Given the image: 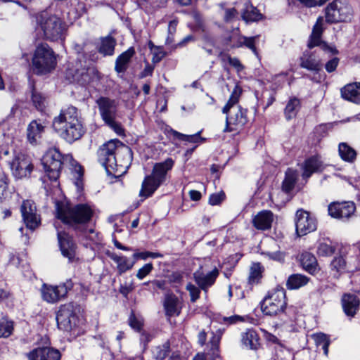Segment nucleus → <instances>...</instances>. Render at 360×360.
Segmentation results:
<instances>
[{
  "instance_id": "1",
  "label": "nucleus",
  "mask_w": 360,
  "mask_h": 360,
  "mask_svg": "<svg viewBox=\"0 0 360 360\" xmlns=\"http://www.w3.org/2000/svg\"><path fill=\"white\" fill-rule=\"evenodd\" d=\"M98 159L108 172H122L130 165L131 150L119 140H110L100 147Z\"/></svg>"
},
{
  "instance_id": "2",
  "label": "nucleus",
  "mask_w": 360,
  "mask_h": 360,
  "mask_svg": "<svg viewBox=\"0 0 360 360\" xmlns=\"http://www.w3.org/2000/svg\"><path fill=\"white\" fill-rule=\"evenodd\" d=\"M41 162L46 175L51 181H53L58 180L62 165L70 163L76 179L75 184L78 188L82 187L81 179L83 176V169L71 155L63 156L57 148H50L44 155Z\"/></svg>"
},
{
  "instance_id": "3",
  "label": "nucleus",
  "mask_w": 360,
  "mask_h": 360,
  "mask_svg": "<svg viewBox=\"0 0 360 360\" xmlns=\"http://www.w3.org/2000/svg\"><path fill=\"white\" fill-rule=\"evenodd\" d=\"M53 127L61 138L69 143L79 139L84 133L78 110L73 106L62 110L54 117Z\"/></svg>"
},
{
  "instance_id": "4",
  "label": "nucleus",
  "mask_w": 360,
  "mask_h": 360,
  "mask_svg": "<svg viewBox=\"0 0 360 360\" xmlns=\"http://www.w3.org/2000/svg\"><path fill=\"white\" fill-rule=\"evenodd\" d=\"M92 208L86 204L72 206L66 202L58 201L56 203V216L64 224L74 229L86 224L93 216Z\"/></svg>"
},
{
  "instance_id": "5",
  "label": "nucleus",
  "mask_w": 360,
  "mask_h": 360,
  "mask_svg": "<svg viewBox=\"0 0 360 360\" xmlns=\"http://www.w3.org/2000/svg\"><path fill=\"white\" fill-rule=\"evenodd\" d=\"M241 93L242 88L236 84L228 102L222 108V112L226 115L224 132H238L248 122V110L238 105Z\"/></svg>"
},
{
  "instance_id": "6",
  "label": "nucleus",
  "mask_w": 360,
  "mask_h": 360,
  "mask_svg": "<svg viewBox=\"0 0 360 360\" xmlns=\"http://www.w3.org/2000/svg\"><path fill=\"white\" fill-rule=\"evenodd\" d=\"M174 160L167 158L164 162L155 163L150 174L147 175L141 184L139 196L144 198L150 197L167 180L168 172L174 166Z\"/></svg>"
},
{
  "instance_id": "7",
  "label": "nucleus",
  "mask_w": 360,
  "mask_h": 360,
  "mask_svg": "<svg viewBox=\"0 0 360 360\" xmlns=\"http://www.w3.org/2000/svg\"><path fill=\"white\" fill-rule=\"evenodd\" d=\"M33 71L37 75H46L56 67V56L46 44L37 46L32 60Z\"/></svg>"
},
{
  "instance_id": "8",
  "label": "nucleus",
  "mask_w": 360,
  "mask_h": 360,
  "mask_svg": "<svg viewBox=\"0 0 360 360\" xmlns=\"http://www.w3.org/2000/svg\"><path fill=\"white\" fill-rule=\"evenodd\" d=\"M37 23L45 39L51 41L63 39L65 25L58 16L43 12L37 16Z\"/></svg>"
},
{
  "instance_id": "9",
  "label": "nucleus",
  "mask_w": 360,
  "mask_h": 360,
  "mask_svg": "<svg viewBox=\"0 0 360 360\" xmlns=\"http://www.w3.org/2000/svg\"><path fill=\"white\" fill-rule=\"evenodd\" d=\"M96 103L104 122L118 135L124 134L121 124L116 122L118 101L108 97L101 96Z\"/></svg>"
},
{
  "instance_id": "10",
  "label": "nucleus",
  "mask_w": 360,
  "mask_h": 360,
  "mask_svg": "<svg viewBox=\"0 0 360 360\" xmlns=\"http://www.w3.org/2000/svg\"><path fill=\"white\" fill-rule=\"evenodd\" d=\"M286 305L285 291L283 288H276L269 292L260 302L262 313L270 316L283 312Z\"/></svg>"
},
{
  "instance_id": "11",
  "label": "nucleus",
  "mask_w": 360,
  "mask_h": 360,
  "mask_svg": "<svg viewBox=\"0 0 360 360\" xmlns=\"http://www.w3.org/2000/svg\"><path fill=\"white\" fill-rule=\"evenodd\" d=\"M72 287L73 283L71 280H67L58 285L44 283L41 288V297L48 303H56L64 298Z\"/></svg>"
},
{
  "instance_id": "12",
  "label": "nucleus",
  "mask_w": 360,
  "mask_h": 360,
  "mask_svg": "<svg viewBox=\"0 0 360 360\" xmlns=\"http://www.w3.org/2000/svg\"><path fill=\"white\" fill-rule=\"evenodd\" d=\"M77 311V306L71 302L60 306L56 315L58 327L65 330L76 327L79 321Z\"/></svg>"
},
{
  "instance_id": "13",
  "label": "nucleus",
  "mask_w": 360,
  "mask_h": 360,
  "mask_svg": "<svg viewBox=\"0 0 360 360\" xmlns=\"http://www.w3.org/2000/svg\"><path fill=\"white\" fill-rule=\"evenodd\" d=\"M20 212L22 220L28 229L34 231L40 226L41 216L32 200H23L20 206Z\"/></svg>"
},
{
  "instance_id": "14",
  "label": "nucleus",
  "mask_w": 360,
  "mask_h": 360,
  "mask_svg": "<svg viewBox=\"0 0 360 360\" xmlns=\"http://www.w3.org/2000/svg\"><path fill=\"white\" fill-rule=\"evenodd\" d=\"M352 8L340 1H334L326 9V18L329 22L346 21L350 18Z\"/></svg>"
},
{
  "instance_id": "15",
  "label": "nucleus",
  "mask_w": 360,
  "mask_h": 360,
  "mask_svg": "<svg viewBox=\"0 0 360 360\" xmlns=\"http://www.w3.org/2000/svg\"><path fill=\"white\" fill-rule=\"evenodd\" d=\"M295 227L297 233L301 236L316 229V221L308 212L298 210L295 214Z\"/></svg>"
},
{
  "instance_id": "16",
  "label": "nucleus",
  "mask_w": 360,
  "mask_h": 360,
  "mask_svg": "<svg viewBox=\"0 0 360 360\" xmlns=\"http://www.w3.org/2000/svg\"><path fill=\"white\" fill-rule=\"evenodd\" d=\"M356 206L353 202H333L328 207V214L335 219L346 220L355 212Z\"/></svg>"
},
{
  "instance_id": "17",
  "label": "nucleus",
  "mask_w": 360,
  "mask_h": 360,
  "mask_svg": "<svg viewBox=\"0 0 360 360\" xmlns=\"http://www.w3.org/2000/svg\"><path fill=\"white\" fill-rule=\"evenodd\" d=\"M10 167L13 174L18 179H22L30 176L33 166L30 158L22 153L16 155L11 162Z\"/></svg>"
},
{
  "instance_id": "18",
  "label": "nucleus",
  "mask_w": 360,
  "mask_h": 360,
  "mask_svg": "<svg viewBox=\"0 0 360 360\" xmlns=\"http://www.w3.org/2000/svg\"><path fill=\"white\" fill-rule=\"evenodd\" d=\"M323 18L319 17L317 19L316 22L313 27L312 32L308 43V46L310 49H311L316 46H321V48L323 49V51L330 52L333 54H336L338 53V51L335 48L330 47L327 44L322 43L321 40V34L323 30Z\"/></svg>"
},
{
  "instance_id": "19",
  "label": "nucleus",
  "mask_w": 360,
  "mask_h": 360,
  "mask_svg": "<svg viewBox=\"0 0 360 360\" xmlns=\"http://www.w3.org/2000/svg\"><path fill=\"white\" fill-rule=\"evenodd\" d=\"M218 275L219 271L217 269L207 274L199 269L193 274V278L199 288L207 292V289L214 283Z\"/></svg>"
},
{
  "instance_id": "20",
  "label": "nucleus",
  "mask_w": 360,
  "mask_h": 360,
  "mask_svg": "<svg viewBox=\"0 0 360 360\" xmlns=\"http://www.w3.org/2000/svg\"><path fill=\"white\" fill-rule=\"evenodd\" d=\"M58 239L62 255L72 260L75 256L76 245L72 238L65 232L58 231Z\"/></svg>"
},
{
  "instance_id": "21",
  "label": "nucleus",
  "mask_w": 360,
  "mask_h": 360,
  "mask_svg": "<svg viewBox=\"0 0 360 360\" xmlns=\"http://www.w3.org/2000/svg\"><path fill=\"white\" fill-rule=\"evenodd\" d=\"M29 360H60V353L52 347H39L28 354Z\"/></svg>"
},
{
  "instance_id": "22",
  "label": "nucleus",
  "mask_w": 360,
  "mask_h": 360,
  "mask_svg": "<svg viewBox=\"0 0 360 360\" xmlns=\"http://www.w3.org/2000/svg\"><path fill=\"white\" fill-rule=\"evenodd\" d=\"M302 177L304 179L309 178L312 174L322 172L324 168V164L319 156H312L307 159L302 165Z\"/></svg>"
},
{
  "instance_id": "23",
  "label": "nucleus",
  "mask_w": 360,
  "mask_h": 360,
  "mask_svg": "<svg viewBox=\"0 0 360 360\" xmlns=\"http://www.w3.org/2000/svg\"><path fill=\"white\" fill-rule=\"evenodd\" d=\"M340 92L344 99L360 104V82L348 84L341 89Z\"/></svg>"
},
{
  "instance_id": "24",
  "label": "nucleus",
  "mask_w": 360,
  "mask_h": 360,
  "mask_svg": "<svg viewBox=\"0 0 360 360\" xmlns=\"http://www.w3.org/2000/svg\"><path fill=\"white\" fill-rule=\"evenodd\" d=\"M273 220V213L269 210H263L254 217L252 222L257 229L267 230L271 228Z\"/></svg>"
},
{
  "instance_id": "25",
  "label": "nucleus",
  "mask_w": 360,
  "mask_h": 360,
  "mask_svg": "<svg viewBox=\"0 0 360 360\" xmlns=\"http://www.w3.org/2000/svg\"><path fill=\"white\" fill-rule=\"evenodd\" d=\"M164 308L167 316H177L180 314L181 304L174 295H167L164 301Z\"/></svg>"
},
{
  "instance_id": "26",
  "label": "nucleus",
  "mask_w": 360,
  "mask_h": 360,
  "mask_svg": "<svg viewBox=\"0 0 360 360\" xmlns=\"http://www.w3.org/2000/svg\"><path fill=\"white\" fill-rule=\"evenodd\" d=\"M342 304L345 314L354 316L359 309V300L355 295L345 294L342 297Z\"/></svg>"
},
{
  "instance_id": "27",
  "label": "nucleus",
  "mask_w": 360,
  "mask_h": 360,
  "mask_svg": "<svg viewBox=\"0 0 360 360\" xmlns=\"http://www.w3.org/2000/svg\"><path fill=\"white\" fill-rule=\"evenodd\" d=\"M44 126L37 120L32 121L27 129V136L29 142L32 144H36L41 139L44 132Z\"/></svg>"
},
{
  "instance_id": "28",
  "label": "nucleus",
  "mask_w": 360,
  "mask_h": 360,
  "mask_svg": "<svg viewBox=\"0 0 360 360\" xmlns=\"http://www.w3.org/2000/svg\"><path fill=\"white\" fill-rule=\"evenodd\" d=\"M242 345L247 349H257L259 343V337L257 332L252 329H248L241 335Z\"/></svg>"
},
{
  "instance_id": "29",
  "label": "nucleus",
  "mask_w": 360,
  "mask_h": 360,
  "mask_svg": "<svg viewBox=\"0 0 360 360\" xmlns=\"http://www.w3.org/2000/svg\"><path fill=\"white\" fill-rule=\"evenodd\" d=\"M301 264L303 269L311 274H315L318 271V263L314 255L309 252H304L301 255Z\"/></svg>"
},
{
  "instance_id": "30",
  "label": "nucleus",
  "mask_w": 360,
  "mask_h": 360,
  "mask_svg": "<svg viewBox=\"0 0 360 360\" xmlns=\"http://www.w3.org/2000/svg\"><path fill=\"white\" fill-rule=\"evenodd\" d=\"M134 53V48L131 47L120 54L115 61V70L117 72H124L127 70V65Z\"/></svg>"
},
{
  "instance_id": "31",
  "label": "nucleus",
  "mask_w": 360,
  "mask_h": 360,
  "mask_svg": "<svg viewBox=\"0 0 360 360\" xmlns=\"http://www.w3.org/2000/svg\"><path fill=\"white\" fill-rule=\"evenodd\" d=\"M338 153L343 161L349 163H353L356 159V150L345 142L339 143Z\"/></svg>"
},
{
  "instance_id": "32",
  "label": "nucleus",
  "mask_w": 360,
  "mask_h": 360,
  "mask_svg": "<svg viewBox=\"0 0 360 360\" xmlns=\"http://www.w3.org/2000/svg\"><path fill=\"white\" fill-rule=\"evenodd\" d=\"M110 257L117 264V270L120 274L131 269L135 262L131 261L124 256H120L115 253L110 255Z\"/></svg>"
},
{
  "instance_id": "33",
  "label": "nucleus",
  "mask_w": 360,
  "mask_h": 360,
  "mask_svg": "<svg viewBox=\"0 0 360 360\" xmlns=\"http://www.w3.org/2000/svg\"><path fill=\"white\" fill-rule=\"evenodd\" d=\"M116 41L110 36L102 38L98 46V52L103 56H112L114 53Z\"/></svg>"
},
{
  "instance_id": "34",
  "label": "nucleus",
  "mask_w": 360,
  "mask_h": 360,
  "mask_svg": "<svg viewBox=\"0 0 360 360\" xmlns=\"http://www.w3.org/2000/svg\"><path fill=\"white\" fill-rule=\"evenodd\" d=\"M309 282V278L307 276L295 274L290 275L286 282V287L289 290H297L304 286Z\"/></svg>"
},
{
  "instance_id": "35",
  "label": "nucleus",
  "mask_w": 360,
  "mask_h": 360,
  "mask_svg": "<svg viewBox=\"0 0 360 360\" xmlns=\"http://www.w3.org/2000/svg\"><path fill=\"white\" fill-rule=\"evenodd\" d=\"M298 177V173L292 169H288L283 181L282 189L285 193H290L295 187Z\"/></svg>"
},
{
  "instance_id": "36",
  "label": "nucleus",
  "mask_w": 360,
  "mask_h": 360,
  "mask_svg": "<svg viewBox=\"0 0 360 360\" xmlns=\"http://www.w3.org/2000/svg\"><path fill=\"white\" fill-rule=\"evenodd\" d=\"M300 65L303 68L313 71H318L321 68V63L320 60L316 58V57L313 55H304L301 58Z\"/></svg>"
},
{
  "instance_id": "37",
  "label": "nucleus",
  "mask_w": 360,
  "mask_h": 360,
  "mask_svg": "<svg viewBox=\"0 0 360 360\" xmlns=\"http://www.w3.org/2000/svg\"><path fill=\"white\" fill-rule=\"evenodd\" d=\"M300 102L297 98H292L288 102L285 108V116L287 120L295 117L300 109Z\"/></svg>"
},
{
  "instance_id": "38",
  "label": "nucleus",
  "mask_w": 360,
  "mask_h": 360,
  "mask_svg": "<svg viewBox=\"0 0 360 360\" xmlns=\"http://www.w3.org/2000/svg\"><path fill=\"white\" fill-rule=\"evenodd\" d=\"M312 338L315 342L316 346H321L323 350V354L327 356L328 354V347L330 344L329 337L322 333L312 335Z\"/></svg>"
},
{
  "instance_id": "39",
  "label": "nucleus",
  "mask_w": 360,
  "mask_h": 360,
  "mask_svg": "<svg viewBox=\"0 0 360 360\" xmlns=\"http://www.w3.org/2000/svg\"><path fill=\"white\" fill-rule=\"evenodd\" d=\"M169 343L166 342L163 345L156 346L152 349L153 357L156 360H163L169 354Z\"/></svg>"
},
{
  "instance_id": "40",
  "label": "nucleus",
  "mask_w": 360,
  "mask_h": 360,
  "mask_svg": "<svg viewBox=\"0 0 360 360\" xmlns=\"http://www.w3.org/2000/svg\"><path fill=\"white\" fill-rule=\"evenodd\" d=\"M262 266L259 264H254L251 268L249 275V283L251 284L258 283L262 278Z\"/></svg>"
},
{
  "instance_id": "41",
  "label": "nucleus",
  "mask_w": 360,
  "mask_h": 360,
  "mask_svg": "<svg viewBox=\"0 0 360 360\" xmlns=\"http://www.w3.org/2000/svg\"><path fill=\"white\" fill-rule=\"evenodd\" d=\"M13 330V323L6 319L0 320V338H8Z\"/></svg>"
},
{
  "instance_id": "42",
  "label": "nucleus",
  "mask_w": 360,
  "mask_h": 360,
  "mask_svg": "<svg viewBox=\"0 0 360 360\" xmlns=\"http://www.w3.org/2000/svg\"><path fill=\"white\" fill-rule=\"evenodd\" d=\"M242 17L247 22L257 21L262 18V14L256 8L251 6L243 12Z\"/></svg>"
},
{
  "instance_id": "43",
  "label": "nucleus",
  "mask_w": 360,
  "mask_h": 360,
  "mask_svg": "<svg viewBox=\"0 0 360 360\" xmlns=\"http://www.w3.org/2000/svg\"><path fill=\"white\" fill-rule=\"evenodd\" d=\"M334 248L326 242L320 243L317 248V254L319 256L328 257L333 255L334 252Z\"/></svg>"
},
{
  "instance_id": "44",
  "label": "nucleus",
  "mask_w": 360,
  "mask_h": 360,
  "mask_svg": "<svg viewBox=\"0 0 360 360\" xmlns=\"http://www.w3.org/2000/svg\"><path fill=\"white\" fill-rule=\"evenodd\" d=\"M173 134L179 139L191 143H197L202 139L201 137L200 136V132L193 135H186L178 131H174Z\"/></svg>"
},
{
  "instance_id": "45",
  "label": "nucleus",
  "mask_w": 360,
  "mask_h": 360,
  "mask_svg": "<svg viewBox=\"0 0 360 360\" xmlns=\"http://www.w3.org/2000/svg\"><path fill=\"white\" fill-rule=\"evenodd\" d=\"M256 38H257L256 37H241L238 39V46H241L244 45L246 47L251 49L253 52H255L256 49L255 46V41Z\"/></svg>"
},
{
  "instance_id": "46",
  "label": "nucleus",
  "mask_w": 360,
  "mask_h": 360,
  "mask_svg": "<svg viewBox=\"0 0 360 360\" xmlns=\"http://www.w3.org/2000/svg\"><path fill=\"white\" fill-rule=\"evenodd\" d=\"M186 288L189 292L191 302H195L200 297V289L191 283H188Z\"/></svg>"
},
{
  "instance_id": "47",
  "label": "nucleus",
  "mask_w": 360,
  "mask_h": 360,
  "mask_svg": "<svg viewBox=\"0 0 360 360\" xmlns=\"http://www.w3.org/2000/svg\"><path fill=\"white\" fill-rule=\"evenodd\" d=\"M153 266L151 263L146 264L143 267L139 269L136 274V277L139 280L143 279L147 275H148L153 270Z\"/></svg>"
},
{
  "instance_id": "48",
  "label": "nucleus",
  "mask_w": 360,
  "mask_h": 360,
  "mask_svg": "<svg viewBox=\"0 0 360 360\" xmlns=\"http://www.w3.org/2000/svg\"><path fill=\"white\" fill-rule=\"evenodd\" d=\"M224 198L225 194L222 191L213 193L209 198V203L212 205H219L224 200Z\"/></svg>"
},
{
  "instance_id": "49",
  "label": "nucleus",
  "mask_w": 360,
  "mask_h": 360,
  "mask_svg": "<svg viewBox=\"0 0 360 360\" xmlns=\"http://www.w3.org/2000/svg\"><path fill=\"white\" fill-rule=\"evenodd\" d=\"M229 63L236 69L238 73H240L244 70V65L237 58H232L230 56H227Z\"/></svg>"
},
{
  "instance_id": "50",
  "label": "nucleus",
  "mask_w": 360,
  "mask_h": 360,
  "mask_svg": "<svg viewBox=\"0 0 360 360\" xmlns=\"http://www.w3.org/2000/svg\"><path fill=\"white\" fill-rule=\"evenodd\" d=\"M331 266L337 271H341L345 266V260L342 257H335L331 262Z\"/></svg>"
},
{
  "instance_id": "51",
  "label": "nucleus",
  "mask_w": 360,
  "mask_h": 360,
  "mask_svg": "<svg viewBox=\"0 0 360 360\" xmlns=\"http://www.w3.org/2000/svg\"><path fill=\"white\" fill-rule=\"evenodd\" d=\"M32 98L36 108L41 110L44 107V98H43L39 94L33 93Z\"/></svg>"
},
{
  "instance_id": "52",
  "label": "nucleus",
  "mask_w": 360,
  "mask_h": 360,
  "mask_svg": "<svg viewBox=\"0 0 360 360\" xmlns=\"http://www.w3.org/2000/svg\"><path fill=\"white\" fill-rule=\"evenodd\" d=\"M85 234L86 237L93 243L98 244L101 241V237L100 234L96 233L94 229H89Z\"/></svg>"
},
{
  "instance_id": "53",
  "label": "nucleus",
  "mask_w": 360,
  "mask_h": 360,
  "mask_svg": "<svg viewBox=\"0 0 360 360\" xmlns=\"http://www.w3.org/2000/svg\"><path fill=\"white\" fill-rule=\"evenodd\" d=\"M338 63H339V59L336 57L328 60L325 65L326 71L328 72H333V71H335L336 70Z\"/></svg>"
},
{
  "instance_id": "54",
  "label": "nucleus",
  "mask_w": 360,
  "mask_h": 360,
  "mask_svg": "<svg viewBox=\"0 0 360 360\" xmlns=\"http://www.w3.org/2000/svg\"><path fill=\"white\" fill-rule=\"evenodd\" d=\"M220 340L221 334H217L214 335L210 342L211 345V349L213 351V354H215V352L218 351Z\"/></svg>"
},
{
  "instance_id": "55",
  "label": "nucleus",
  "mask_w": 360,
  "mask_h": 360,
  "mask_svg": "<svg viewBox=\"0 0 360 360\" xmlns=\"http://www.w3.org/2000/svg\"><path fill=\"white\" fill-rule=\"evenodd\" d=\"M129 325L131 328L136 330H139L141 328L142 323L138 319L134 314H131L129 317Z\"/></svg>"
},
{
  "instance_id": "56",
  "label": "nucleus",
  "mask_w": 360,
  "mask_h": 360,
  "mask_svg": "<svg viewBox=\"0 0 360 360\" xmlns=\"http://www.w3.org/2000/svg\"><path fill=\"white\" fill-rule=\"evenodd\" d=\"M266 255L270 259L276 261L282 262L284 259V255L281 252H268Z\"/></svg>"
},
{
  "instance_id": "57",
  "label": "nucleus",
  "mask_w": 360,
  "mask_h": 360,
  "mask_svg": "<svg viewBox=\"0 0 360 360\" xmlns=\"http://www.w3.org/2000/svg\"><path fill=\"white\" fill-rule=\"evenodd\" d=\"M153 70H154L153 66H152L151 65L147 63L146 65L145 66V68L143 69V70L141 73V77L143 78V77H146L147 76L152 75Z\"/></svg>"
},
{
  "instance_id": "58",
  "label": "nucleus",
  "mask_w": 360,
  "mask_h": 360,
  "mask_svg": "<svg viewBox=\"0 0 360 360\" xmlns=\"http://www.w3.org/2000/svg\"><path fill=\"white\" fill-rule=\"evenodd\" d=\"M165 53L162 51L158 49L157 52L153 53L152 61L154 63H159L165 57Z\"/></svg>"
},
{
  "instance_id": "59",
  "label": "nucleus",
  "mask_w": 360,
  "mask_h": 360,
  "mask_svg": "<svg viewBox=\"0 0 360 360\" xmlns=\"http://www.w3.org/2000/svg\"><path fill=\"white\" fill-rule=\"evenodd\" d=\"M7 187V183L6 178L1 174H0V198L4 195V192L6 191Z\"/></svg>"
},
{
  "instance_id": "60",
  "label": "nucleus",
  "mask_w": 360,
  "mask_h": 360,
  "mask_svg": "<svg viewBox=\"0 0 360 360\" xmlns=\"http://www.w3.org/2000/svg\"><path fill=\"white\" fill-rule=\"evenodd\" d=\"M236 10L234 8L228 9L226 11L225 13V20L226 21H230L236 15Z\"/></svg>"
},
{
  "instance_id": "61",
  "label": "nucleus",
  "mask_w": 360,
  "mask_h": 360,
  "mask_svg": "<svg viewBox=\"0 0 360 360\" xmlns=\"http://www.w3.org/2000/svg\"><path fill=\"white\" fill-rule=\"evenodd\" d=\"M189 196L192 200L198 201L201 198L202 195L200 192L195 190H191L189 191Z\"/></svg>"
},
{
  "instance_id": "62",
  "label": "nucleus",
  "mask_w": 360,
  "mask_h": 360,
  "mask_svg": "<svg viewBox=\"0 0 360 360\" xmlns=\"http://www.w3.org/2000/svg\"><path fill=\"white\" fill-rule=\"evenodd\" d=\"M133 257L135 260L138 259H146L149 257V252H136L133 255Z\"/></svg>"
},
{
  "instance_id": "63",
  "label": "nucleus",
  "mask_w": 360,
  "mask_h": 360,
  "mask_svg": "<svg viewBox=\"0 0 360 360\" xmlns=\"http://www.w3.org/2000/svg\"><path fill=\"white\" fill-rule=\"evenodd\" d=\"M225 320L228 321L230 323H235L238 321H243V317H242L240 316L235 315V316H230L228 318H225Z\"/></svg>"
},
{
  "instance_id": "64",
  "label": "nucleus",
  "mask_w": 360,
  "mask_h": 360,
  "mask_svg": "<svg viewBox=\"0 0 360 360\" xmlns=\"http://www.w3.org/2000/svg\"><path fill=\"white\" fill-rule=\"evenodd\" d=\"M177 25V21L176 20H172L169 23L168 26V32L169 34H173L176 31V27Z\"/></svg>"
}]
</instances>
